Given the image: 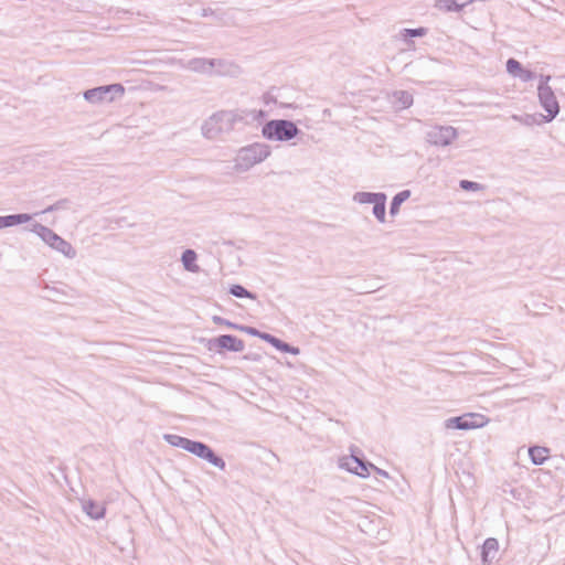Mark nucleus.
<instances>
[{"label":"nucleus","instance_id":"obj_1","mask_svg":"<svg viewBox=\"0 0 565 565\" xmlns=\"http://www.w3.org/2000/svg\"><path fill=\"white\" fill-rule=\"evenodd\" d=\"M247 110H220L210 116L202 125L205 138L214 140L232 132L238 124H245Z\"/></svg>","mask_w":565,"mask_h":565},{"label":"nucleus","instance_id":"obj_2","mask_svg":"<svg viewBox=\"0 0 565 565\" xmlns=\"http://www.w3.org/2000/svg\"><path fill=\"white\" fill-rule=\"evenodd\" d=\"M270 156V147L263 142H254L242 147L234 159V169L246 172L254 166L265 161Z\"/></svg>","mask_w":565,"mask_h":565},{"label":"nucleus","instance_id":"obj_3","mask_svg":"<svg viewBox=\"0 0 565 565\" xmlns=\"http://www.w3.org/2000/svg\"><path fill=\"white\" fill-rule=\"evenodd\" d=\"M300 132L297 125L287 119L268 120L262 128V135L267 140L289 141Z\"/></svg>","mask_w":565,"mask_h":565},{"label":"nucleus","instance_id":"obj_4","mask_svg":"<svg viewBox=\"0 0 565 565\" xmlns=\"http://www.w3.org/2000/svg\"><path fill=\"white\" fill-rule=\"evenodd\" d=\"M30 231L36 234L51 248L62 253L65 257L73 259L76 256L75 248L47 226L35 223Z\"/></svg>","mask_w":565,"mask_h":565},{"label":"nucleus","instance_id":"obj_5","mask_svg":"<svg viewBox=\"0 0 565 565\" xmlns=\"http://www.w3.org/2000/svg\"><path fill=\"white\" fill-rule=\"evenodd\" d=\"M186 451L221 470H225L226 468L224 459L203 441L192 440Z\"/></svg>","mask_w":565,"mask_h":565},{"label":"nucleus","instance_id":"obj_6","mask_svg":"<svg viewBox=\"0 0 565 565\" xmlns=\"http://www.w3.org/2000/svg\"><path fill=\"white\" fill-rule=\"evenodd\" d=\"M125 89L121 84H111L98 86L84 92V98L92 104L102 102H111L115 96L113 94L124 95Z\"/></svg>","mask_w":565,"mask_h":565},{"label":"nucleus","instance_id":"obj_7","mask_svg":"<svg viewBox=\"0 0 565 565\" xmlns=\"http://www.w3.org/2000/svg\"><path fill=\"white\" fill-rule=\"evenodd\" d=\"M207 349L210 351H216L222 353L228 352H242L245 348V343L242 339L233 334H221L216 338H212L207 341Z\"/></svg>","mask_w":565,"mask_h":565},{"label":"nucleus","instance_id":"obj_8","mask_svg":"<svg viewBox=\"0 0 565 565\" xmlns=\"http://www.w3.org/2000/svg\"><path fill=\"white\" fill-rule=\"evenodd\" d=\"M458 137L452 126H434L426 132V141L436 147H447Z\"/></svg>","mask_w":565,"mask_h":565},{"label":"nucleus","instance_id":"obj_9","mask_svg":"<svg viewBox=\"0 0 565 565\" xmlns=\"http://www.w3.org/2000/svg\"><path fill=\"white\" fill-rule=\"evenodd\" d=\"M537 97L541 107L547 113L545 116H541L545 122L552 121L559 113V105L553 89L542 87L537 90Z\"/></svg>","mask_w":565,"mask_h":565},{"label":"nucleus","instance_id":"obj_10","mask_svg":"<svg viewBox=\"0 0 565 565\" xmlns=\"http://www.w3.org/2000/svg\"><path fill=\"white\" fill-rule=\"evenodd\" d=\"M477 419H482V416L477 414H465L461 416L450 417L446 420V427L460 430L481 427L483 423L478 422Z\"/></svg>","mask_w":565,"mask_h":565},{"label":"nucleus","instance_id":"obj_11","mask_svg":"<svg viewBox=\"0 0 565 565\" xmlns=\"http://www.w3.org/2000/svg\"><path fill=\"white\" fill-rule=\"evenodd\" d=\"M473 2L475 0H434L433 8L445 14L461 13Z\"/></svg>","mask_w":565,"mask_h":565},{"label":"nucleus","instance_id":"obj_12","mask_svg":"<svg viewBox=\"0 0 565 565\" xmlns=\"http://www.w3.org/2000/svg\"><path fill=\"white\" fill-rule=\"evenodd\" d=\"M225 64V60L195 57L189 61L188 67L198 73H212L216 65Z\"/></svg>","mask_w":565,"mask_h":565},{"label":"nucleus","instance_id":"obj_13","mask_svg":"<svg viewBox=\"0 0 565 565\" xmlns=\"http://www.w3.org/2000/svg\"><path fill=\"white\" fill-rule=\"evenodd\" d=\"M499 542L494 537H489L483 542L481 547V561L483 564H491L498 554Z\"/></svg>","mask_w":565,"mask_h":565},{"label":"nucleus","instance_id":"obj_14","mask_svg":"<svg viewBox=\"0 0 565 565\" xmlns=\"http://www.w3.org/2000/svg\"><path fill=\"white\" fill-rule=\"evenodd\" d=\"M82 507L83 511L93 520H100L105 516L106 508L104 503L89 499L83 501Z\"/></svg>","mask_w":565,"mask_h":565},{"label":"nucleus","instance_id":"obj_15","mask_svg":"<svg viewBox=\"0 0 565 565\" xmlns=\"http://www.w3.org/2000/svg\"><path fill=\"white\" fill-rule=\"evenodd\" d=\"M264 341L271 344L275 349H277L280 352L290 353L294 355H297L300 353L299 348L290 345L289 343L280 340L279 338H277L270 333H266L264 335Z\"/></svg>","mask_w":565,"mask_h":565},{"label":"nucleus","instance_id":"obj_16","mask_svg":"<svg viewBox=\"0 0 565 565\" xmlns=\"http://www.w3.org/2000/svg\"><path fill=\"white\" fill-rule=\"evenodd\" d=\"M196 259H198V255H196L195 250L190 249V248L185 249L181 255L182 265H183L184 269L190 273L196 274L200 271V267L196 264Z\"/></svg>","mask_w":565,"mask_h":565},{"label":"nucleus","instance_id":"obj_17","mask_svg":"<svg viewBox=\"0 0 565 565\" xmlns=\"http://www.w3.org/2000/svg\"><path fill=\"white\" fill-rule=\"evenodd\" d=\"M392 97L394 106L398 109H406L413 105V95L408 90H395Z\"/></svg>","mask_w":565,"mask_h":565},{"label":"nucleus","instance_id":"obj_18","mask_svg":"<svg viewBox=\"0 0 565 565\" xmlns=\"http://www.w3.org/2000/svg\"><path fill=\"white\" fill-rule=\"evenodd\" d=\"M349 462L354 463L355 475L362 478H366L370 475V468H375V466L362 458H359L354 455L349 456Z\"/></svg>","mask_w":565,"mask_h":565},{"label":"nucleus","instance_id":"obj_19","mask_svg":"<svg viewBox=\"0 0 565 565\" xmlns=\"http://www.w3.org/2000/svg\"><path fill=\"white\" fill-rule=\"evenodd\" d=\"M550 450L546 447L532 446L529 448V456L533 465L541 466L548 458Z\"/></svg>","mask_w":565,"mask_h":565},{"label":"nucleus","instance_id":"obj_20","mask_svg":"<svg viewBox=\"0 0 565 565\" xmlns=\"http://www.w3.org/2000/svg\"><path fill=\"white\" fill-rule=\"evenodd\" d=\"M32 220V215L28 213L9 214L2 216L3 228L12 227L28 223Z\"/></svg>","mask_w":565,"mask_h":565},{"label":"nucleus","instance_id":"obj_21","mask_svg":"<svg viewBox=\"0 0 565 565\" xmlns=\"http://www.w3.org/2000/svg\"><path fill=\"white\" fill-rule=\"evenodd\" d=\"M385 193L384 192H356L353 195V201L360 204H374Z\"/></svg>","mask_w":565,"mask_h":565},{"label":"nucleus","instance_id":"obj_22","mask_svg":"<svg viewBox=\"0 0 565 565\" xmlns=\"http://www.w3.org/2000/svg\"><path fill=\"white\" fill-rule=\"evenodd\" d=\"M411 196V191L409 190H403L398 193H396L392 201H391V204H390V215L391 216H396L399 212V207L401 205L406 201L408 200Z\"/></svg>","mask_w":565,"mask_h":565},{"label":"nucleus","instance_id":"obj_23","mask_svg":"<svg viewBox=\"0 0 565 565\" xmlns=\"http://www.w3.org/2000/svg\"><path fill=\"white\" fill-rule=\"evenodd\" d=\"M163 439L171 446L181 448L186 451L189 449V445L192 439L175 435V434H164Z\"/></svg>","mask_w":565,"mask_h":565},{"label":"nucleus","instance_id":"obj_24","mask_svg":"<svg viewBox=\"0 0 565 565\" xmlns=\"http://www.w3.org/2000/svg\"><path fill=\"white\" fill-rule=\"evenodd\" d=\"M386 200L387 196L384 194L380 200L373 204V215L380 223H384L386 220Z\"/></svg>","mask_w":565,"mask_h":565},{"label":"nucleus","instance_id":"obj_25","mask_svg":"<svg viewBox=\"0 0 565 565\" xmlns=\"http://www.w3.org/2000/svg\"><path fill=\"white\" fill-rule=\"evenodd\" d=\"M228 294L236 298H249L255 300L257 298L256 294L247 290L243 285L233 284L230 286Z\"/></svg>","mask_w":565,"mask_h":565},{"label":"nucleus","instance_id":"obj_26","mask_svg":"<svg viewBox=\"0 0 565 565\" xmlns=\"http://www.w3.org/2000/svg\"><path fill=\"white\" fill-rule=\"evenodd\" d=\"M523 68L522 64L513 57L507 61V72L513 77H518Z\"/></svg>","mask_w":565,"mask_h":565},{"label":"nucleus","instance_id":"obj_27","mask_svg":"<svg viewBox=\"0 0 565 565\" xmlns=\"http://www.w3.org/2000/svg\"><path fill=\"white\" fill-rule=\"evenodd\" d=\"M214 68H215L214 73L217 75H232L235 73L233 71V68H237V67L235 65H233L232 63H228L225 61V64L216 65Z\"/></svg>","mask_w":565,"mask_h":565},{"label":"nucleus","instance_id":"obj_28","mask_svg":"<svg viewBox=\"0 0 565 565\" xmlns=\"http://www.w3.org/2000/svg\"><path fill=\"white\" fill-rule=\"evenodd\" d=\"M239 331H243L253 337H257L262 340H264V335L267 333V332L259 331L258 329H256L254 327H248V326H239Z\"/></svg>","mask_w":565,"mask_h":565},{"label":"nucleus","instance_id":"obj_29","mask_svg":"<svg viewBox=\"0 0 565 565\" xmlns=\"http://www.w3.org/2000/svg\"><path fill=\"white\" fill-rule=\"evenodd\" d=\"M460 188L466 191H478L481 189V184L470 180H461L459 183Z\"/></svg>","mask_w":565,"mask_h":565},{"label":"nucleus","instance_id":"obj_30","mask_svg":"<svg viewBox=\"0 0 565 565\" xmlns=\"http://www.w3.org/2000/svg\"><path fill=\"white\" fill-rule=\"evenodd\" d=\"M213 322L215 324L225 326V327L231 328V329L239 330V324L231 322L230 320H227L225 318H222V317H218V316H214L213 317Z\"/></svg>","mask_w":565,"mask_h":565},{"label":"nucleus","instance_id":"obj_31","mask_svg":"<svg viewBox=\"0 0 565 565\" xmlns=\"http://www.w3.org/2000/svg\"><path fill=\"white\" fill-rule=\"evenodd\" d=\"M518 78L526 83L536 78V74L531 70L523 68L522 72L519 74Z\"/></svg>","mask_w":565,"mask_h":565},{"label":"nucleus","instance_id":"obj_32","mask_svg":"<svg viewBox=\"0 0 565 565\" xmlns=\"http://www.w3.org/2000/svg\"><path fill=\"white\" fill-rule=\"evenodd\" d=\"M340 468L345 469L347 471L355 475L354 463L349 462V457H343L340 459Z\"/></svg>","mask_w":565,"mask_h":565},{"label":"nucleus","instance_id":"obj_33","mask_svg":"<svg viewBox=\"0 0 565 565\" xmlns=\"http://www.w3.org/2000/svg\"><path fill=\"white\" fill-rule=\"evenodd\" d=\"M550 81H551V75L541 74L540 75V82H539V85H537V90L541 89L542 87H544V88H552L548 85Z\"/></svg>","mask_w":565,"mask_h":565},{"label":"nucleus","instance_id":"obj_34","mask_svg":"<svg viewBox=\"0 0 565 565\" xmlns=\"http://www.w3.org/2000/svg\"><path fill=\"white\" fill-rule=\"evenodd\" d=\"M401 35H412V36L424 35V29H422V28H419V29H404L401 32Z\"/></svg>","mask_w":565,"mask_h":565},{"label":"nucleus","instance_id":"obj_35","mask_svg":"<svg viewBox=\"0 0 565 565\" xmlns=\"http://www.w3.org/2000/svg\"><path fill=\"white\" fill-rule=\"evenodd\" d=\"M247 115H252L253 119H257L258 117H265L266 113L260 109L258 111H247Z\"/></svg>","mask_w":565,"mask_h":565},{"label":"nucleus","instance_id":"obj_36","mask_svg":"<svg viewBox=\"0 0 565 565\" xmlns=\"http://www.w3.org/2000/svg\"><path fill=\"white\" fill-rule=\"evenodd\" d=\"M67 203H68L67 199H62V200L55 202L53 205H57V210H61V209H64Z\"/></svg>","mask_w":565,"mask_h":565},{"label":"nucleus","instance_id":"obj_37","mask_svg":"<svg viewBox=\"0 0 565 565\" xmlns=\"http://www.w3.org/2000/svg\"><path fill=\"white\" fill-rule=\"evenodd\" d=\"M53 211H57V205H50L47 207H45L42 213H50V212H53Z\"/></svg>","mask_w":565,"mask_h":565},{"label":"nucleus","instance_id":"obj_38","mask_svg":"<svg viewBox=\"0 0 565 565\" xmlns=\"http://www.w3.org/2000/svg\"><path fill=\"white\" fill-rule=\"evenodd\" d=\"M534 121H535V116L534 115H527L526 116V119H525V124L526 125H532Z\"/></svg>","mask_w":565,"mask_h":565},{"label":"nucleus","instance_id":"obj_39","mask_svg":"<svg viewBox=\"0 0 565 565\" xmlns=\"http://www.w3.org/2000/svg\"><path fill=\"white\" fill-rule=\"evenodd\" d=\"M374 469H376V471H377V473H379L380 476L388 477V473H387L386 471H384V470H382V469H379V468H376V467H375Z\"/></svg>","mask_w":565,"mask_h":565},{"label":"nucleus","instance_id":"obj_40","mask_svg":"<svg viewBox=\"0 0 565 565\" xmlns=\"http://www.w3.org/2000/svg\"><path fill=\"white\" fill-rule=\"evenodd\" d=\"M244 359L246 360H253V361H258V358L254 356V355H245Z\"/></svg>","mask_w":565,"mask_h":565},{"label":"nucleus","instance_id":"obj_41","mask_svg":"<svg viewBox=\"0 0 565 565\" xmlns=\"http://www.w3.org/2000/svg\"><path fill=\"white\" fill-rule=\"evenodd\" d=\"M223 244L231 246L233 244V242L232 241H224Z\"/></svg>","mask_w":565,"mask_h":565},{"label":"nucleus","instance_id":"obj_42","mask_svg":"<svg viewBox=\"0 0 565 565\" xmlns=\"http://www.w3.org/2000/svg\"><path fill=\"white\" fill-rule=\"evenodd\" d=\"M403 40L408 44L409 40H412V38L404 36Z\"/></svg>","mask_w":565,"mask_h":565},{"label":"nucleus","instance_id":"obj_43","mask_svg":"<svg viewBox=\"0 0 565 565\" xmlns=\"http://www.w3.org/2000/svg\"><path fill=\"white\" fill-rule=\"evenodd\" d=\"M3 228L2 216H0V230Z\"/></svg>","mask_w":565,"mask_h":565}]
</instances>
